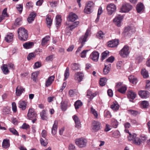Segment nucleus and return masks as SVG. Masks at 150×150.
I'll list each match as a JSON object with an SVG mask.
<instances>
[{"label":"nucleus","mask_w":150,"mask_h":150,"mask_svg":"<svg viewBox=\"0 0 150 150\" xmlns=\"http://www.w3.org/2000/svg\"><path fill=\"white\" fill-rule=\"evenodd\" d=\"M40 115L41 119L44 120H47L48 119L47 113L45 110H43L40 113Z\"/></svg>","instance_id":"27"},{"label":"nucleus","mask_w":150,"mask_h":150,"mask_svg":"<svg viewBox=\"0 0 150 150\" xmlns=\"http://www.w3.org/2000/svg\"><path fill=\"white\" fill-rule=\"evenodd\" d=\"M97 94L96 93H92L90 91L88 90L87 92V96L90 99V100L93 99Z\"/></svg>","instance_id":"29"},{"label":"nucleus","mask_w":150,"mask_h":150,"mask_svg":"<svg viewBox=\"0 0 150 150\" xmlns=\"http://www.w3.org/2000/svg\"><path fill=\"white\" fill-rule=\"evenodd\" d=\"M144 6L143 4L142 3H138L137 4L136 8L137 12L139 13L143 10Z\"/></svg>","instance_id":"34"},{"label":"nucleus","mask_w":150,"mask_h":150,"mask_svg":"<svg viewBox=\"0 0 150 150\" xmlns=\"http://www.w3.org/2000/svg\"><path fill=\"white\" fill-rule=\"evenodd\" d=\"M13 34L12 33H8L5 37V40L6 42H9L13 41Z\"/></svg>","instance_id":"20"},{"label":"nucleus","mask_w":150,"mask_h":150,"mask_svg":"<svg viewBox=\"0 0 150 150\" xmlns=\"http://www.w3.org/2000/svg\"><path fill=\"white\" fill-rule=\"evenodd\" d=\"M9 140L8 139H4L2 143V146L5 149H7L10 146Z\"/></svg>","instance_id":"33"},{"label":"nucleus","mask_w":150,"mask_h":150,"mask_svg":"<svg viewBox=\"0 0 150 150\" xmlns=\"http://www.w3.org/2000/svg\"><path fill=\"white\" fill-rule=\"evenodd\" d=\"M139 94L141 98H146L148 97L149 93L146 91H142L139 92Z\"/></svg>","instance_id":"21"},{"label":"nucleus","mask_w":150,"mask_h":150,"mask_svg":"<svg viewBox=\"0 0 150 150\" xmlns=\"http://www.w3.org/2000/svg\"><path fill=\"white\" fill-rule=\"evenodd\" d=\"M120 136V132L118 131L117 130L113 132V137H114L117 138H119Z\"/></svg>","instance_id":"54"},{"label":"nucleus","mask_w":150,"mask_h":150,"mask_svg":"<svg viewBox=\"0 0 150 150\" xmlns=\"http://www.w3.org/2000/svg\"><path fill=\"white\" fill-rule=\"evenodd\" d=\"M27 103L25 100H21L18 103V107L22 110H25L26 108Z\"/></svg>","instance_id":"16"},{"label":"nucleus","mask_w":150,"mask_h":150,"mask_svg":"<svg viewBox=\"0 0 150 150\" xmlns=\"http://www.w3.org/2000/svg\"><path fill=\"white\" fill-rule=\"evenodd\" d=\"M41 66V63L40 62H35L34 66V69L38 68L40 67Z\"/></svg>","instance_id":"62"},{"label":"nucleus","mask_w":150,"mask_h":150,"mask_svg":"<svg viewBox=\"0 0 150 150\" xmlns=\"http://www.w3.org/2000/svg\"><path fill=\"white\" fill-rule=\"evenodd\" d=\"M94 4L92 2L90 1L86 4L84 10V13L90 14L93 11Z\"/></svg>","instance_id":"3"},{"label":"nucleus","mask_w":150,"mask_h":150,"mask_svg":"<svg viewBox=\"0 0 150 150\" xmlns=\"http://www.w3.org/2000/svg\"><path fill=\"white\" fill-rule=\"evenodd\" d=\"M23 6L22 4H19L16 6V8L19 12L21 13L22 11Z\"/></svg>","instance_id":"58"},{"label":"nucleus","mask_w":150,"mask_h":150,"mask_svg":"<svg viewBox=\"0 0 150 150\" xmlns=\"http://www.w3.org/2000/svg\"><path fill=\"white\" fill-rule=\"evenodd\" d=\"M25 91V88L20 86H18L16 88V93L17 96H20Z\"/></svg>","instance_id":"13"},{"label":"nucleus","mask_w":150,"mask_h":150,"mask_svg":"<svg viewBox=\"0 0 150 150\" xmlns=\"http://www.w3.org/2000/svg\"><path fill=\"white\" fill-rule=\"evenodd\" d=\"M78 18V16L75 13H70L68 17L69 21L71 22L75 21Z\"/></svg>","instance_id":"22"},{"label":"nucleus","mask_w":150,"mask_h":150,"mask_svg":"<svg viewBox=\"0 0 150 150\" xmlns=\"http://www.w3.org/2000/svg\"><path fill=\"white\" fill-rule=\"evenodd\" d=\"M27 115L29 120H32L37 117V114L35 110L33 108L29 109Z\"/></svg>","instance_id":"6"},{"label":"nucleus","mask_w":150,"mask_h":150,"mask_svg":"<svg viewBox=\"0 0 150 150\" xmlns=\"http://www.w3.org/2000/svg\"><path fill=\"white\" fill-rule=\"evenodd\" d=\"M39 74V72L38 71H36L32 73L31 78L34 81H36L38 76Z\"/></svg>","instance_id":"40"},{"label":"nucleus","mask_w":150,"mask_h":150,"mask_svg":"<svg viewBox=\"0 0 150 150\" xmlns=\"http://www.w3.org/2000/svg\"><path fill=\"white\" fill-rule=\"evenodd\" d=\"M54 76H50L47 79L46 81L45 86L47 87L50 86L52 83L53 81H54Z\"/></svg>","instance_id":"25"},{"label":"nucleus","mask_w":150,"mask_h":150,"mask_svg":"<svg viewBox=\"0 0 150 150\" xmlns=\"http://www.w3.org/2000/svg\"><path fill=\"white\" fill-rule=\"evenodd\" d=\"M110 64L107 65L105 64V67L103 69V73L104 74H107L109 73L110 70Z\"/></svg>","instance_id":"31"},{"label":"nucleus","mask_w":150,"mask_h":150,"mask_svg":"<svg viewBox=\"0 0 150 150\" xmlns=\"http://www.w3.org/2000/svg\"><path fill=\"white\" fill-rule=\"evenodd\" d=\"M141 74L144 78H147L149 76L148 73L146 69L143 68L141 71Z\"/></svg>","instance_id":"41"},{"label":"nucleus","mask_w":150,"mask_h":150,"mask_svg":"<svg viewBox=\"0 0 150 150\" xmlns=\"http://www.w3.org/2000/svg\"><path fill=\"white\" fill-rule=\"evenodd\" d=\"M40 142L41 145L44 146H46L48 144V141L45 138L40 139Z\"/></svg>","instance_id":"49"},{"label":"nucleus","mask_w":150,"mask_h":150,"mask_svg":"<svg viewBox=\"0 0 150 150\" xmlns=\"http://www.w3.org/2000/svg\"><path fill=\"white\" fill-rule=\"evenodd\" d=\"M69 69L67 67L65 71L64 76V80H66L69 77Z\"/></svg>","instance_id":"50"},{"label":"nucleus","mask_w":150,"mask_h":150,"mask_svg":"<svg viewBox=\"0 0 150 150\" xmlns=\"http://www.w3.org/2000/svg\"><path fill=\"white\" fill-rule=\"evenodd\" d=\"M116 7L115 5L112 4H108L106 7V9L109 15H111L116 10Z\"/></svg>","instance_id":"8"},{"label":"nucleus","mask_w":150,"mask_h":150,"mask_svg":"<svg viewBox=\"0 0 150 150\" xmlns=\"http://www.w3.org/2000/svg\"><path fill=\"white\" fill-rule=\"evenodd\" d=\"M118 43L119 41L118 40H113L108 42V46L111 47H114L117 46Z\"/></svg>","instance_id":"17"},{"label":"nucleus","mask_w":150,"mask_h":150,"mask_svg":"<svg viewBox=\"0 0 150 150\" xmlns=\"http://www.w3.org/2000/svg\"><path fill=\"white\" fill-rule=\"evenodd\" d=\"M141 105L143 108H147L149 106V104L146 101H143L141 103Z\"/></svg>","instance_id":"56"},{"label":"nucleus","mask_w":150,"mask_h":150,"mask_svg":"<svg viewBox=\"0 0 150 150\" xmlns=\"http://www.w3.org/2000/svg\"><path fill=\"white\" fill-rule=\"evenodd\" d=\"M34 45V43L33 42H28L25 43L23 46L25 48L29 49L32 48Z\"/></svg>","instance_id":"32"},{"label":"nucleus","mask_w":150,"mask_h":150,"mask_svg":"<svg viewBox=\"0 0 150 150\" xmlns=\"http://www.w3.org/2000/svg\"><path fill=\"white\" fill-rule=\"evenodd\" d=\"M128 111L129 113L134 115H136L138 113V112L135 110H128Z\"/></svg>","instance_id":"61"},{"label":"nucleus","mask_w":150,"mask_h":150,"mask_svg":"<svg viewBox=\"0 0 150 150\" xmlns=\"http://www.w3.org/2000/svg\"><path fill=\"white\" fill-rule=\"evenodd\" d=\"M122 83H117L116 85V87L118 88L117 91L121 93H125L127 90V88L125 86H121L120 88H119L121 85Z\"/></svg>","instance_id":"15"},{"label":"nucleus","mask_w":150,"mask_h":150,"mask_svg":"<svg viewBox=\"0 0 150 150\" xmlns=\"http://www.w3.org/2000/svg\"><path fill=\"white\" fill-rule=\"evenodd\" d=\"M46 21L47 24L48 26L50 27L52 23V20L48 16H47Z\"/></svg>","instance_id":"51"},{"label":"nucleus","mask_w":150,"mask_h":150,"mask_svg":"<svg viewBox=\"0 0 150 150\" xmlns=\"http://www.w3.org/2000/svg\"><path fill=\"white\" fill-rule=\"evenodd\" d=\"M57 127L58 122L55 120L52 129V134L53 135H54L56 134Z\"/></svg>","instance_id":"19"},{"label":"nucleus","mask_w":150,"mask_h":150,"mask_svg":"<svg viewBox=\"0 0 150 150\" xmlns=\"http://www.w3.org/2000/svg\"><path fill=\"white\" fill-rule=\"evenodd\" d=\"M104 34L101 31H98L96 34L97 37L99 39H103L104 37Z\"/></svg>","instance_id":"47"},{"label":"nucleus","mask_w":150,"mask_h":150,"mask_svg":"<svg viewBox=\"0 0 150 150\" xmlns=\"http://www.w3.org/2000/svg\"><path fill=\"white\" fill-rule=\"evenodd\" d=\"M125 32H129V33H131L135 32V28L133 26H128L125 28Z\"/></svg>","instance_id":"24"},{"label":"nucleus","mask_w":150,"mask_h":150,"mask_svg":"<svg viewBox=\"0 0 150 150\" xmlns=\"http://www.w3.org/2000/svg\"><path fill=\"white\" fill-rule=\"evenodd\" d=\"M91 112L95 118H98V115L97 111L92 107L91 108Z\"/></svg>","instance_id":"44"},{"label":"nucleus","mask_w":150,"mask_h":150,"mask_svg":"<svg viewBox=\"0 0 150 150\" xmlns=\"http://www.w3.org/2000/svg\"><path fill=\"white\" fill-rule=\"evenodd\" d=\"M56 25L57 28L59 27L61 22V16L60 15H58L56 17Z\"/></svg>","instance_id":"36"},{"label":"nucleus","mask_w":150,"mask_h":150,"mask_svg":"<svg viewBox=\"0 0 150 150\" xmlns=\"http://www.w3.org/2000/svg\"><path fill=\"white\" fill-rule=\"evenodd\" d=\"M110 108L113 110L117 111L119 109V105L117 102L115 101L111 105Z\"/></svg>","instance_id":"28"},{"label":"nucleus","mask_w":150,"mask_h":150,"mask_svg":"<svg viewBox=\"0 0 150 150\" xmlns=\"http://www.w3.org/2000/svg\"><path fill=\"white\" fill-rule=\"evenodd\" d=\"M101 123L98 121H93L91 125V129L93 132H97L100 129Z\"/></svg>","instance_id":"5"},{"label":"nucleus","mask_w":150,"mask_h":150,"mask_svg":"<svg viewBox=\"0 0 150 150\" xmlns=\"http://www.w3.org/2000/svg\"><path fill=\"white\" fill-rule=\"evenodd\" d=\"M72 118L75 123V127L78 129L80 128L81 127V124L79 117L76 115H74Z\"/></svg>","instance_id":"11"},{"label":"nucleus","mask_w":150,"mask_h":150,"mask_svg":"<svg viewBox=\"0 0 150 150\" xmlns=\"http://www.w3.org/2000/svg\"><path fill=\"white\" fill-rule=\"evenodd\" d=\"M50 37L49 36H47L43 38L42 40V45L43 46L46 45L47 42L49 40Z\"/></svg>","instance_id":"38"},{"label":"nucleus","mask_w":150,"mask_h":150,"mask_svg":"<svg viewBox=\"0 0 150 150\" xmlns=\"http://www.w3.org/2000/svg\"><path fill=\"white\" fill-rule=\"evenodd\" d=\"M90 31L89 30H87L84 35L81 36L79 38V41L81 43L82 46H83L86 42L87 41V38L89 34Z\"/></svg>","instance_id":"7"},{"label":"nucleus","mask_w":150,"mask_h":150,"mask_svg":"<svg viewBox=\"0 0 150 150\" xmlns=\"http://www.w3.org/2000/svg\"><path fill=\"white\" fill-rule=\"evenodd\" d=\"M129 53V47L127 45H125L120 52V56L123 57H127Z\"/></svg>","instance_id":"4"},{"label":"nucleus","mask_w":150,"mask_h":150,"mask_svg":"<svg viewBox=\"0 0 150 150\" xmlns=\"http://www.w3.org/2000/svg\"><path fill=\"white\" fill-rule=\"evenodd\" d=\"M20 128L24 129H27L29 128V126L28 125L24 123L23 124Z\"/></svg>","instance_id":"64"},{"label":"nucleus","mask_w":150,"mask_h":150,"mask_svg":"<svg viewBox=\"0 0 150 150\" xmlns=\"http://www.w3.org/2000/svg\"><path fill=\"white\" fill-rule=\"evenodd\" d=\"M123 19V17L122 16L118 15L113 19V22L117 26L120 27Z\"/></svg>","instance_id":"10"},{"label":"nucleus","mask_w":150,"mask_h":150,"mask_svg":"<svg viewBox=\"0 0 150 150\" xmlns=\"http://www.w3.org/2000/svg\"><path fill=\"white\" fill-rule=\"evenodd\" d=\"M132 6L129 4L125 3L123 4L120 9V11L123 13L128 12L132 8Z\"/></svg>","instance_id":"9"},{"label":"nucleus","mask_w":150,"mask_h":150,"mask_svg":"<svg viewBox=\"0 0 150 150\" xmlns=\"http://www.w3.org/2000/svg\"><path fill=\"white\" fill-rule=\"evenodd\" d=\"M114 57L112 56H111L109 57L106 60L105 64H107V63L108 62L111 63H112L114 60Z\"/></svg>","instance_id":"55"},{"label":"nucleus","mask_w":150,"mask_h":150,"mask_svg":"<svg viewBox=\"0 0 150 150\" xmlns=\"http://www.w3.org/2000/svg\"><path fill=\"white\" fill-rule=\"evenodd\" d=\"M136 94L132 90L128 92L127 96L128 98L132 99H134L136 97Z\"/></svg>","instance_id":"26"},{"label":"nucleus","mask_w":150,"mask_h":150,"mask_svg":"<svg viewBox=\"0 0 150 150\" xmlns=\"http://www.w3.org/2000/svg\"><path fill=\"white\" fill-rule=\"evenodd\" d=\"M107 79L105 78H103L100 79L99 83L101 86H104L106 84Z\"/></svg>","instance_id":"42"},{"label":"nucleus","mask_w":150,"mask_h":150,"mask_svg":"<svg viewBox=\"0 0 150 150\" xmlns=\"http://www.w3.org/2000/svg\"><path fill=\"white\" fill-rule=\"evenodd\" d=\"M18 38L21 40H26L28 37L27 30L24 28L21 27L18 29L17 31Z\"/></svg>","instance_id":"1"},{"label":"nucleus","mask_w":150,"mask_h":150,"mask_svg":"<svg viewBox=\"0 0 150 150\" xmlns=\"http://www.w3.org/2000/svg\"><path fill=\"white\" fill-rule=\"evenodd\" d=\"M9 130L13 134L16 135L18 136H19L18 132L15 129L13 128H10L9 129Z\"/></svg>","instance_id":"57"},{"label":"nucleus","mask_w":150,"mask_h":150,"mask_svg":"<svg viewBox=\"0 0 150 150\" xmlns=\"http://www.w3.org/2000/svg\"><path fill=\"white\" fill-rule=\"evenodd\" d=\"M36 16V13L34 12L31 13L29 17L27 18V21L28 23H30L33 21Z\"/></svg>","instance_id":"23"},{"label":"nucleus","mask_w":150,"mask_h":150,"mask_svg":"<svg viewBox=\"0 0 150 150\" xmlns=\"http://www.w3.org/2000/svg\"><path fill=\"white\" fill-rule=\"evenodd\" d=\"M133 143L135 145L139 146H141V139L140 138L136 137L134 139L133 141Z\"/></svg>","instance_id":"37"},{"label":"nucleus","mask_w":150,"mask_h":150,"mask_svg":"<svg viewBox=\"0 0 150 150\" xmlns=\"http://www.w3.org/2000/svg\"><path fill=\"white\" fill-rule=\"evenodd\" d=\"M128 79L129 81L134 84H136L138 81L137 78L133 75L129 76Z\"/></svg>","instance_id":"30"},{"label":"nucleus","mask_w":150,"mask_h":150,"mask_svg":"<svg viewBox=\"0 0 150 150\" xmlns=\"http://www.w3.org/2000/svg\"><path fill=\"white\" fill-rule=\"evenodd\" d=\"M83 74L80 72L76 73L74 76L75 80L78 82H80L83 79Z\"/></svg>","instance_id":"14"},{"label":"nucleus","mask_w":150,"mask_h":150,"mask_svg":"<svg viewBox=\"0 0 150 150\" xmlns=\"http://www.w3.org/2000/svg\"><path fill=\"white\" fill-rule=\"evenodd\" d=\"M118 122L116 120L112 119V120L111 125L113 127L115 128H117L118 125Z\"/></svg>","instance_id":"53"},{"label":"nucleus","mask_w":150,"mask_h":150,"mask_svg":"<svg viewBox=\"0 0 150 150\" xmlns=\"http://www.w3.org/2000/svg\"><path fill=\"white\" fill-rule=\"evenodd\" d=\"M21 19L20 18H17L15 23V24L16 25H20L21 24Z\"/></svg>","instance_id":"60"},{"label":"nucleus","mask_w":150,"mask_h":150,"mask_svg":"<svg viewBox=\"0 0 150 150\" xmlns=\"http://www.w3.org/2000/svg\"><path fill=\"white\" fill-rule=\"evenodd\" d=\"M109 52L108 51H106L103 52L102 54L101 59L102 61L105 59L107 56L109 55Z\"/></svg>","instance_id":"46"},{"label":"nucleus","mask_w":150,"mask_h":150,"mask_svg":"<svg viewBox=\"0 0 150 150\" xmlns=\"http://www.w3.org/2000/svg\"><path fill=\"white\" fill-rule=\"evenodd\" d=\"M136 137H137L136 134L134 133L131 134L130 133H129V136H128V138L129 140L131 141L132 140H134Z\"/></svg>","instance_id":"52"},{"label":"nucleus","mask_w":150,"mask_h":150,"mask_svg":"<svg viewBox=\"0 0 150 150\" xmlns=\"http://www.w3.org/2000/svg\"><path fill=\"white\" fill-rule=\"evenodd\" d=\"M79 22L76 21L73 23V24L67 27V29L68 30H72L73 29L76 27L79 24Z\"/></svg>","instance_id":"35"},{"label":"nucleus","mask_w":150,"mask_h":150,"mask_svg":"<svg viewBox=\"0 0 150 150\" xmlns=\"http://www.w3.org/2000/svg\"><path fill=\"white\" fill-rule=\"evenodd\" d=\"M82 105V103L80 100L76 101L74 103V106L75 109L77 110L81 107Z\"/></svg>","instance_id":"43"},{"label":"nucleus","mask_w":150,"mask_h":150,"mask_svg":"<svg viewBox=\"0 0 150 150\" xmlns=\"http://www.w3.org/2000/svg\"><path fill=\"white\" fill-rule=\"evenodd\" d=\"M76 144L79 148H83L86 146L87 141L86 139L83 137L77 139L75 140Z\"/></svg>","instance_id":"2"},{"label":"nucleus","mask_w":150,"mask_h":150,"mask_svg":"<svg viewBox=\"0 0 150 150\" xmlns=\"http://www.w3.org/2000/svg\"><path fill=\"white\" fill-rule=\"evenodd\" d=\"M71 67L73 70H76L79 69L80 66L78 64L74 63L71 64Z\"/></svg>","instance_id":"48"},{"label":"nucleus","mask_w":150,"mask_h":150,"mask_svg":"<svg viewBox=\"0 0 150 150\" xmlns=\"http://www.w3.org/2000/svg\"><path fill=\"white\" fill-rule=\"evenodd\" d=\"M88 50H83L80 54V56L82 58H85L86 57V53L88 51Z\"/></svg>","instance_id":"59"},{"label":"nucleus","mask_w":150,"mask_h":150,"mask_svg":"<svg viewBox=\"0 0 150 150\" xmlns=\"http://www.w3.org/2000/svg\"><path fill=\"white\" fill-rule=\"evenodd\" d=\"M99 56V54L97 52H93L90 56V58L94 61H98Z\"/></svg>","instance_id":"12"},{"label":"nucleus","mask_w":150,"mask_h":150,"mask_svg":"<svg viewBox=\"0 0 150 150\" xmlns=\"http://www.w3.org/2000/svg\"><path fill=\"white\" fill-rule=\"evenodd\" d=\"M1 69L3 72L5 74H8L9 72L7 68V65L6 64H3Z\"/></svg>","instance_id":"39"},{"label":"nucleus","mask_w":150,"mask_h":150,"mask_svg":"<svg viewBox=\"0 0 150 150\" xmlns=\"http://www.w3.org/2000/svg\"><path fill=\"white\" fill-rule=\"evenodd\" d=\"M7 8H4L2 11V14L0 16V22H1L2 20L5 18L8 17V15L7 13Z\"/></svg>","instance_id":"18"},{"label":"nucleus","mask_w":150,"mask_h":150,"mask_svg":"<svg viewBox=\"0 0 150 150\" xmlns=\"http://www.w3.org/2000/svg\"><path fill=\"white\" fill-rule=\"evenodd\" d=\"M67 105L66 102L62 101L61 103V108L62 110L65 111L67 108Z\"/></svg>","instance_id":"45"},{"label":"nucleus","mask_w":150,"mask_h":150,"mask_svg":"<svg viewBox=\"0 0 150 150\" xmlns=\"http://www.w3.org/2000/svg\"><path fill=\"white\" fill-rule=\"evenodd\" d=\"M12 109L13 111L15 112L17 111V107L15 103L13 102L12 103Z\"/></svg>","instance_id":"63"}]
</instances>
